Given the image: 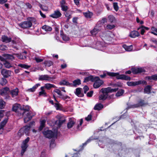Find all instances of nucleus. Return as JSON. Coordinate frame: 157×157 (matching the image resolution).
<instances>
[{"label":"nucleus","instance_id":"44","mask_svg":"<svg viewBox=\"0 0 157 157\" xmlns=\"http://www.w3.org/2000/svg\"><path fill=\"white\" fill-rule=\"evenodd\" d=\"M6 105V103L2 99H0V109L4 108Z\"/></svg>","mask_w":157,"mask_h":157},{"label":"nucleus","instance_id":"19","mask_svg":"<svg viewBox=\"0 0 157 157\" xmlns=\"http://www.w3.org/2000/svg\"><path fill=\"white\" fill-rule=\"evenodd\" d=\"M140 29H141V34L143 35L145 32V30H147L149 29V28L147 27H145L143 25H142L138 28L137 30H139Z\"/></svg>","mask_w":157,"mask_h":157},{"label":"nucleus","instance_id":"22","mask_svg":"<svg viewBox=\"0 0 157 157\" xmlns=\"http://www.w3.org/2000/svg\"><path fill=\"white\" fill-rule=\"evenodd\" d=\"M72 14V11L70 10H68L65 12L64 13L65 16L67 17V21H68L69 19L71 18Z\"/></svg>","mask_w":157,"mask_h":157},{"label":"nucleus","instance_id":"30","mask_svg":"<svg viewBox=\"0 0 157 157\" xmlns=\"http://www.w3.org/2000/svg\"><path fill=\"white\" fill-rule=\"evenodd\" d=\"M108 96V94L105 93H102V94L99 96V100H105Z\"/></svg>","mask_w":157,"mask_h":157},{"label":"nucleus","instance_id":"26","mask_svg":"<svg viewBox=\"0 0 157 157\" xmlns=\"http://www.w3.org/2000/svg\"><path fill=\"white\" fill-rule=\"evenodd\" d=\"M75 124V122L74 119H70L69 120V122L67 124V127L68 128H71Z\"/></svg>","mask_w":157,"mask_h":157},{"label":"nucleus","instance_id":"46","mask_svg":"<svg viewBox=\"0 0 157 157\" xmlns=\"http://www.w3.org/2000/svg\"><path fill=\"white\" fill-rule=\"evenodd\" d=\"M73 85L76 86L77 85H79L81 84V81L79 79L75 80L73 81Z\"/></svg>","mask_w":157,"mask_h":157},{"label":"nucleus","instance_id":"16","mask_svg":"<svg viewBox=\"0 0 157 157\" xmlns=\"http://www.w3.org/2000/svg\"><path fill=\"white\" fill-rule=\"evenodd\" d=\"M2 41L6 43H9L11 41V38L8 37L7 36L3 35L1 38Z\"/></svg>","mask_w":157,"mask_h":157},{"label":"nucleus","instance_id":"38","mask_svg":"<svg viewBox=\"0 0 157 157\" xmlns=\"http://www.w3.org/2000/svg\"><path fill=\"white\" fill-rule=\"evenodd\" d=\"M14 54L16 55L17 57L19 59H24L26 58V57L25 56L23 55V54H15L14 53Z\"/></svg>","mask_w":157,"mask_h":157},{"label":"nucleus","instance_id":"33","mask_svg":"<svg viewBox=\"0 0 157 157\" xmlns=\"http://www.w3.org/2000/svg\"><path fill=\"white\" fill-rule=\"evenodd\" d=\"M99 31V30L95 27L90 31V33L92 36H95L98 33Z\"/></svg>","mask_w":157,"mask_h":157},{"label":"nucleus","instance_id":"42","mask_svg":"<svg viewBox=\"0 0 157 157\" xmlns=\"http://www.w3.org/2000/svg\"><path fill=\"white\" fill-rule=\"evenodd\" d=\"M41 91H40L39 93V95L40 96L43 95L44 96H46V93L45 91L44 90V88L43 87H41L40 88Z\"/></svg>","mask_w":157,"mask_h":157},{"label":"nucleus","instance_id":"50","mask_svg":"<svg viewBox=\"0 0 157 157\" xmlns=\"http://www.w3.org/2000/svg\"><path fill=\"white\" fill-rule=\"evenodd\" d=\"M59 84L60 85H66L67 86L70 85V84L67 81L65 80L59 82Z\"/></svg>","mask_w":157,"mask_h":157},{"label":"nucleus","instance_id":"59","mask_svg":"<svg viewBox=\"0 0 157 157\" xmlns=\"http://www.w3.org/2000/svg\"><path fill=\"white\" fill-rule=\"evenodd\" d=\"M93 93V91H90V92H88L87 93V96L88 97H91L92 96Z\"/></svg>","mask_w":157,"mask_h":157},{"label":"nucleus","instance_id":"61","mask_svg":"<svg viewBox=\"0 0 157 157\" xmlns=\"http://www.w3.org/2000/svg\"><path fill=\"white\" fill-rule=\"evenodd\" d=\"M107 22V19L105 18H103L101 21V23L104 24Z\"/></svg>","mask_w":157,"mask_h":157},{"label":"nucleus","instance_id":"57","mask_svg":"<svg viewBox=\"0 0 157 157\" xmlns=\"http://www.w3.org/2000/svg\"><path fill=\"white\" fill-rule=\"evenodd\" d=\"M41 8L44 11H47L48 10V8L47 7L44 6V5L42 6H41Z\"/></svg>","mask_w":157,"mask_h":157},{"label":"nucleus","instance_id":"41","mask_svg":"<svg viewBox=\"0 0 157 157\" xmlns=\"http://www.w3.org/2000/svg\"><path fill=\"white\" fill-rule=\"evenodd\" d=\"M40 85L39 83L36 84L34 85L32 88H31L28 90L29 91L34 92L35 91V90Z\"/></svg>","mask_w":157,"mask_h":157},{"label":"nucleus","instance_id":"23","mask_svg":"<svg viewBox=\"0 0 157 157\" xmlns=\"http://www.w3.org/2000/svg\"><path fill=\"white\" fill-rule=\"evenodd\" d=\"M8 121L7 118H6L3 121H2L0 124V131L2 132L3 128L6 124Z\"/></svg>","mask_w":157,"mask_h":157},{"label":"nucleus","instance_id":"35","mask_svg":"<svg viewBox=\"0 0 157 157\" xmlns=\"http://www.w3.org/2000/svg\"><path fill=\"white\" fill-rule=\"evenodd\" d=\"M42 28L43 29L46 31H51L52 29V27L47 25H44L42 27Z\"/></svg>","mask_w":157,"mask_h":157},{"label":"nucleus","instance_id":"39","mask_svg":"<svg viewBox=\"0 0 157 157\" xmlns=\"http://www.w3.org/2000/svg\"><path fill=\"white\" fill-rule=\"evenodd\" d=\"M83 14L85 17L88 18H90L93 15L92 13L89 11L84 13Z\"/></svg>","mask_w":157,"mask_h":157},{"label":"nucleus","instance_id":"47","mask_svg":"<svg viewBox=\"0 0 157 157\" xmlns=\"http://www.w3.org/2000/svg\"><path fill=\"white\" fill-rule=\"evenodd\" d=\"M151 30L152 31L151 33L157 36V29L154 27L151 28Z\"/></svg>","mask_w":157,"mask_h":157},{"label":"nucleus","instance_id":"14","mask_svg":"<svg viewBox=\"0 0 157 157\" xmlns=\"http://www.w3.org/2000/svg\"><path fill=\"white\" fill-rule=\"evenodd\" d=\"M9 90V89L7 87H6L1 89L0 90V94L2 96H4L6 95Z\"/></svg>","mask_w":157,"mask_h":157},{"label":"nucleus","instance_id":"2","mask_svg":"<svg viewBox=\"0 0 157 157\" xmlns=\"http://www.w3.org/2000/svg\"><path fill=\"white\" fill-rule=\"evenodd\" d=\"M28 20L19 24V26L23 29H27L31 27L32 25V22L35 19L33 18L30 17L28 18Z\"/></svg>","mask_w":157,"mask_h":157},{"label":"nucleus","instance_id":"58","mask_svg":"<svg viewBox=\"0 0 157 157\" xmlns=\"http://www.w3.org/2000/svg\"><path fill=\"white\" fill-rule=\"evenodd\" d=\"M35 59L37 63L41 62L43 61V59H40L38 57H35Z\"/></svg>","mask_w":157,"mask_h":157},{"label":"nucleus","instance_id":"32","mask_svg":"<svg viewBox=\"0 0 157 157\" xmlns=\"http://www.w3.org/2000/svg\"><path fill=\"white\" fill-rule=\"evenodd\" d=\"M81 89L78 88L76 89L75 94L78 97H82L83 96V94L81 93Z\"/></svg>","mask_w":157,"mask_h":157},{"label":"nucleus","instance_id":"17","mask_svg":"<svg viewBox=\"0 0 157 157\" xmlns=\"http://www.w3.org/2000/svg\"><path fill=\"white\" fill-rule=\"evenodd\" d=\"M139 33L136 31H133L130 33L129 36L131 37L135 38L140 36Z\"/></svg>","mask_w":157,"mask_h":157},{"label":"nucleus","instance_id":"49","mask_svg":"<svg viewBox=\"0 0 157 157\" xmlns=\"http://www.w3.org/2000/svg\"><path fill=\"white\" fill-rule=\"evenodd\" d=\"M61 37L63 40L64 41H67L69 40V37L65 34L61 35Z\"/></svg>","mask_w":157,"mask_h":157},{"label":"nucleus","instance_id":"21","mask_svg":"<svg viewBox=\"0 0 157 157\" xmlns=\"http://www.w3.org/2000/svg\"><path fill=\"white\" fill-rule=\"evenodd\" d=\"M65 121L66 119L65 118H60L56 122V124H57L59 127H60Z\"/></svg>","mask_w":157,"mask_h":157},{"label":"nucleus","instance_id":"11","mask_svg":"<svg viewBox=\"0 0 157 157\" xmlns=\"http://www.w3.org/2000/svg\"><path fill=\"white\" fill-rule=\"evenodd\" d=\"M12 72L11 71L3 69L2 70L1 73L3 76L6 78H8L11 76Z\"/></svg>","mask_w":157,"mask_h":157},{"label":"nucleus","instance_id":"25","mask_svg":"<svg viewBox=\"0 0 157 157\" xmlns=\"http://www.w3.org/2000/svg\"><path fill=\"white\" fill-rule=\"evenodd\" d=\"M122 47L126 51L128 52L131 51L133 49V46L132 45L127 46L126 44H124L123 45Z\"/></svg>","mask_w":157,"mask_h":157},{"label":"nucleus","instance_id":"5","mask_svg":"<svg viewBox=\"0 0 157 157\" xmlns=\"http://www.w3.org/2000/svg\"><path fill=\"white\" fill-rule=\"evenodd\" d=\"M14 55H15L14 54L12 55L8 54H3L2 56H0V60L1 61H4L6 59L13 60L15 59V57L13 56Z\"/></svg>","mask_w":157,"mask_h":157},{"label":"nucleus","instance_id":"20","mask_svg":"<svg viewBox=\"0 0 157 157\" xmlns=\"http://www.w3.org/2000/svg\"><path fill=\"white\" fill-rule=\"evenodd\" d=\"M151 86L150 85L146 86L144 88V92L145 94H149L151 93Z\"/></svg>","mask_w":157,"mask_h":157},{"label":"nucleus","instance_id":"52","mask_svg":"<svg viewBox=\"0 0 157 157\" xmlns=\"http://www.w3.org/2000/svg\"><path fill=\"white\" fill-rule=\"evenodd\" d=\"M115 27L114 25H108L106 26V28L108 29L111 30L114 28Z\"/></svg>","mask_w":157,"mask_h":157},{"label":"nucleus","instance_id":"36","mask_svg":"<svg viewBox=\"0 0 157 157\" xmlns=\"http://www.w3.org/2000/svg\"><path fill=\"white\" fill-rule=\"evenodd\" d=\"M103 105L100 103L97 104L94 107V109L96 110H100L103 108Z\"/></svg>","mask_w":157,"mask_h":157},{"label":"nucleus","instance_id":"64","mask_svg":"<svg viewBox=\"0 0 157 157\" xmlns=\"http://www.w3.org/2000/svg\"><path fill=\"white\" fill-rule=\"evenodd\" d=\"M78 19L77 17H74L73 18L72 21L73 22L75 23H77V20Z\"/></svg>","mask_w":157,"mask_h":157},{"label":"nucleus","instance_id":"13","mask_svg":"<svg viewBox=\"0 0 157 157\" xmlns=\"http://www.w3.org/2000/svg\"><path fill=\"white\" fill-rule=\"evenodd\" d=\"M62 15V14L60 11L59 10L55 11L54 13L50 15V17L54 18H57L60 17Z\"/></svg>","mask_w":157,"mask_h":157},{"label":"nucleus","instance_id":"6","mask_svg":"<svg viewBox=\"0 0 157 157\" xmlns=\"http://www.w3.org/2000/svg\"><path fill=\"white\" fill-rule=\"evenodd\" d=\"M56 77L55 76L51 77L49 76L48 75H42L39 76L38 80L39 81L46 80L49 82H51L52 79H55Z\"/></svg>","mask_w":157,"mask_h":157},{"label":"nucleus","instance_id":"29","mask_svg":"<svg viewBox=\"0 0 157 157\" xmlns=\"http://www.w3.org/2000/svg\"><path fill=\"white\" fill-rule=\"evenodd\" d=\"M146 79L149 80H157V74H155L151 76H147L145 78Z\"/></svg>","mask_w":157,"mask_h":157},{"label":"nucleus","instance_id":"48","mask_svg":"<svg viewBox=\"0 0 157 157\" xmlns=\"http://www.w3.org/2000/svg\"><path fill=\"white\" fill-rule=\"evenodd\" d=\"M108 18L109 21L111 23L114 22L115 20V18L113 15H110L109 16Z\"/></svg>","mask_w":157,"mask_h":157},{"label":"nucleus","instance_id":"9","mask_svg":"<svg viewBox=\"0 0 157 157\" xmlns=\"http://www.w3.org/2000/svg\"><path fill=\"white\" fill-rule=\"evenodd\" d=\"M54 91L56 93L59 95V97L62 99L65 100L67 99H69L70 97L67 95H64L61 94L60 90L58 89H56L54 90Z\"/></svg>","mask_w":157,"mask_h":157},{"label":"nucleus","instance_id":"43","mask_svg":"<svg viewBox=\"0 0 157 157\" xmlns=\"http://www.w3.org/2000/svg\"><path fill=\"white\" fill-rule=\"evenodd\" d=\"M7 82V80L4 78H2L0 79V84L2 86L6 85Z\"/></svg>","mask_w":157,"mask_h":157},{"label":"nucleus","instance_id":"8","mask_svg":"<svg viewBox=\"0 0 157 157\" xmlns=\"http://www.w3.org/2000/svg\"><path fill=\"white\" fill-rule=\"evenodd\" d=\"M95 81L93 86L95 88H98L103 83V82L98 77H95Z\"/></svg>","mask_w":157,"mask_h":157},{"label":"nucleus","instance_id":"60","mask_svg":"<svg viewBox=\"0 0 157 157\" xmlns=\"http://www.w3.org/2000/svg\"><path fill=\"white\" fill-rule=\"evenodd\" d=\"M83 89L84 90V93H86V92L88 90L89 88L87 86H86L84 87Z\"/></svg>","mask_w":157,"mask_h":157},{"label":"nucleus","instance_id":"18","mask_svg":"<svg viewBox=\"0 0 157 157\" xmlns=\"http://www.w3.org/2000/svg\"><path fill=\"white\" fill-rule=\"evenodd\" d=\"M18 89L17 88H16L11 90L10 91V94L12 97H14L18 95Z\"/></svg>","mask_w":157,"mask_h":157},{"label":"nucleus","instance_id":"3","mask_svg":"<svg viewBox=\"0 0 157 157\" xmlns=\"http://www.w3.org/2000/svg\"><path fill=\"white\" fill-rule=\"evenodd\" d=\"M107 75L110 76H116V78L117 79H122L125 80H131V78L130 77L124 75H119V74L118 73L109 72L107 73Z\"/></svg>","mask_w":157,"mask_h":157},{"label":"nucleus","instance_id":"62","mask_svg":"<svg viewBox=\"0 0 157 157\" xmlns=\"http://www.w3.org/2000/svg\"><path fill=\"white\" fill-rule=\"evenodd\" d=\"M4 112L3 110H0V121H1V119L2 118L4 115L3 113V112Z\"/></svg>","mask_w":157,"mask_h":157},{"label":"nucleus","instance_id":"34","mask_svg":"<svg viewBox=\"0 0 157 157\" xmlns=\"http://www.w3.org/2000/svg\"><path fill=\"white\" fill-rule=\"evenodd\" d=\"M53 97L55 99V100L57 102V103H55L54 104V106L56 108V110H60L61 109V105L58 103L57 101L56 100L55 97L54 95H53Z\"/></svg>","mask_w":157,"mask_h":157},{"label":"nucleus","instance_id":"63","mask_svg":"<svg viewBox=\"0 0 157 157\" xmlns=\"http://www.w3.org/2000/svg\"><path fill=\"white\" fill-rule=\"evenodd\" d=\"M24 131L20 132V129L18 133V135L20 136H21L23 135H24Z\"/></svg>","mask_w":157,"mask_h":157},{"label":"nucleus","instance_id":"31","mask_svg":"<svg viewBox=\"0 0 157 157\" xmlns=\"http://www.w3.org/2000/svg\"><path fill=\"white\" fill-rule=\"evenodd\" d=\"M111 88L110 87H108L104 89H102L101 91L102 93H105L106 94H108L109 93H111Z\"/></svg>","mask_w":157,"mask_h":157},{"label":"nucleus","instance_id":"10","mask_svg":"<svg viewBox=\"0 0 157 157\" xmlns=\"http://www.w3.org/2000/svg\"><path fill=\"white\" fill-rule=\"evenodd\" d=\"M44 135L47 138H51L54 136V133L51 130H47L43 132Z\"/></svg>","mask_w":157,"mask_h":157},{"label":"nucleus","instance_id":"15","mask_svg":"<svg viewBox=\"0 0 157 157\" xmlns=\"http://www.w3.org/2000/svg\"><path fill=\"white\" fill-rule=\"evenodd\" d=\"M30 128V126H26L20 129V132L24 131V133H25L26 135H27L29 133Z\"/></svg>","mask_w":157,"mask_h":157},{"label":"nucleus","instance_id":"55","mask_svg":"<svg viewBox=\"0 0 157 157\" xmlns=\"http://www.w3.org/2000/svg\"><path fill=\"white\" fill-rule=\"evenodd\" d=\"M113 6L114 10L117 11L118 9V6L117 3V2H114L113 3Z\"/></svg>","mask_w":157,"mask_h":157},{"label":"nucleus","instance_id":"37","mask_svg":"<svg viewBox=\"0 0 157 157\" xmlns=\"http://www.w3.org/2000/svg\"><path fill=\"white\" fill-rule=\"evenodd\" d=\"M45 122L46 121L44 120H43L40 121V125L39 128V131H41L45 126Z\"/></svg>","mask_w":157,"mask_h":157},{"label":"nucleus","instance_id":"40","mask_svg":"<svg viewBox=\"0 0 157 157\" xmlns=\"http://www.w3.org/2000/svg\"><path fill=\"white\" fill-rule=\"evenodd\" d=\"M124 91L123 89L119 90L116 94V96L117 97H120L122 96L124 93Z\"/></svg>","mask_w":157,"mask_h":157},{"label":"nucleus","instance_id":"53","mask_svg":"<svg viewBox=\"0 0 157 157\" xmlns=\"http://www.w3.org/2000/svg\"><path fill=\"white\" fill-rule=\"evenodd\" d=\"M45 64L48 67H50L53 64V63L51 61H47L45 62Z\"/></svg>","mask_w":157,"mask_h":157},{"label":"nucleus","instance_id":"56","mask_svg":"<svg viewBox=\"0 0 157 157\" xmlns=\"http://www.w3.org/2000/svg\"><path fill=\"white\" fill-rule=\"evenodd\" d=\"M92 115L91 114H89L87 117H86L85 119L87 121H89L91 119Z\"/></svg>","mask_w":157,"mask_h":157},{"label":"nucleus","instance_id":"4","mask_svg":"<svg viewBox=\"0 0 157 157\" xmlns=\"http://www.w3.org/2000/svg\"><path fill=\"white\" fill-rule=\"evenodd\" d=\"M29 140L30 138L29 137H28L25 140H24L22 142L21 145L22 150L21 153L22 155H23L28 146V143L29 141Z\"/></svg>","mask_w":157,"mask_h":157},{"label":"nucleus","instance_id":"51","mask_svg":"<svg viewBox=\"0 0 157 157\" xmlns=\"http://www.w3.org/2000/svg\"><path fill=\"white\" fill-rule=\"evenodd\" d=\"M8 47L6 45L1 44L0 45V50L2 51H5L7 49Z\"/></svg>","mask_w":157,"mask_h":157},{"label":"nucleus","instance_id":"45","mask_svg":"<svg viewBox=\"0 0 157 157\" xmlns=\"http://www.w3.org/2000/svg\"><path fill=\"white\" fill-rule=\"evenodd\" d=\"M18 66L25 69H28L30 67V66L25 64H20L18 65Z\"/></svg>","mask_w":157,"mask_h":157},{"label":"nucleus","instance_id":"12","mask_svg":"<svg viewBox=\"0 0 157 157\" xmlns=\"http://www.w3.org/2000/svg\"><path fill=\"white\" fill-rule=\"evenodd\" d=\"M132 73L134 74L145 72V70L144 69L142 68H132Z\"/></svg>","mask_w":157,"mask_h":157},{"label":"nucleus","instance_id":"1","mask_svg":"<svg viewBox=\"0 0 157 157\" xmlns=\"http://www.w3.org/2000/svg\"><path fill=\"white\" fill-rule=\"evenodd\" d=\"M12 110L15 112L18 113V115L20 117L24 116V121L26 123L31 120L32 117L35 115V113H32L31 112H29V108L27 106L26 109H21L20 105L16 104L13 106Z\"/></svg>","mask_w":157,"mask_h":157},{"label":"nucleus","instance_id":"24","mask_svg":"<svg viewBox=\"0 0 157 157\" xmlns=\"http://www.w3.org/2000/svg\"><path fill=\"white\" fill-rule=\"evenodd\" d=\"M42 87H43L44 89L46 88L48 90L52 88H55L56 87L54 85L49 83L45 84L44 86Z\"/></svg>","mask_w":157,"mask_h":157},{"label":"nucleus","instance_id":"54","mask_svg":"<svg viewBox=\"0 0 157 157\" xmlns=\"http://www.w3.org/2000/svg\"><path fill=\"white\" fill-rule=\"evenodd\" d=\"M62 10L65 11H66L68 9V7L66 5H63L61 6Z\"/></svg>","mask_w":157,"mask_h":157},{"label":"nucleus","instance_id":"27","mask_svg":"<svg viewBox=\"0 0 157 157\" xmlns=\"http://www.w3.org/2000/svg\"><path fill=\"white\" fill-rule=\"evenodd\" d=\"M3 61L4 62L3 63V65L6 68H9L13 67L12 64L6 60H5L4 61Z\"/></svg>","mask_w":157,"mask_h":157},{"label":"nucleus","instance_id":"28","mask_svg":"<svg viewBox=\"0 0 157 157\" xmlns=\"http://www.w3.org/2000/svg\"><path fill=\"white\" fill-rule=\"evenodd\" d=\"M95 77H94L93 76L90 75L85 78L84 82H87L90 81L94 82L95 81Z\"/></svg>","mask_w":157,"mask_h":157},{"label":"nucleus","instance_id":"7","mask_svg":"<svg viewBox=\"0 0 157 157\" xmlns=\"http://www.w3.org/2000/svg\"><path fill=\"white\" fill-rule=\"evenodd\" d=\"M147 82L144 80H139L135 82H128L127 84L128 86H135L141 84H146Z\"/></svg>","mask_w":157,"mask_h":157}]
</instances>
